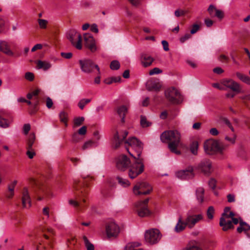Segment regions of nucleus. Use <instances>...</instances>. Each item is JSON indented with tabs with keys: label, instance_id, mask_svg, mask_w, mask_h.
<instances>
[{
	"label": "nucleus",
	"instance_id": "1",
	"mask_svg": "<svg viewBox=\"0 0 250 250\" xmlns=\"http://www.w3.org/2000/svg\"><path fill=\"white\" fill-rule=\"evenodd\" d=\"M161 140L163 142L168 143V147L171 152L180 154V151L177 149L181 140L179 131L176 130L165 131L161 134Z\"/></svg>",
	"mask_w": 250,
	"mask_h": 250
},
{
	"label": "nucleus",
	"instance_id": "2",
	"mask_svg": "<svg viewBox=\"0 0 250 250\" xmlns=\"http://www.w3.org/2000/svg\"><path fill=\"white\" fill-rule=\"evenodd\" d=\"M126 150L134 159V162L130 166L128 171L129 177L131 179H134L144 171V165L140 157L138 158L133 153L131 152L128 148H126Z\"/></svg>",
	"mask_w": 250,
	"mask_h": 250
},
{
	"label": "nucleus",
	"instance_id": "3",
	"mask_svg": "<svg viewBox=\"0 0 250 250\" xmlns=\"http://www.w3.org/2000/svg\"><path fill=\"white\" fill-rule=\"evenodd\" d=\"M230 208L229 207H226L222 217L220 219L219 225L222 227V229L224 231H227L234 228L231 221L229 220L230 217H232L234 216V213L230 211Z\"/></svg>",
	"mask_w": 250,
	"mask_h": 250
},
{
	"label": "nucleus",
	"instance_id": "4",
	"mask_svg": "<svg viewBox=\"0 0 250 250\" xmlns=\"http://www.w3.org/2000/svg\"><path fill=\"white\" fill-rule=\"evenodd\" d=\"M167 99L173 104H178L182 101V97L177 89L174 87L168 88L165 91Z\"/></svg>",
	"mask_w": 250,
	"mask_h": 250
},
{
	"label": "nucleus",
	"instance_id": "5",
	"mask_svg": "<svg viewBox=\"0 0 250 250\" xmlns=\"http://www.w3.org/2000/svg\"><path fill=\"white\" fill-rule=\"evenodd\" d=\"M161 236L160 231L156 229L146 230L145 235L146 242L151 245L157 243L160 240Z\"/></svg>",
	"mask_w": 250,
	"mask_h": 250
},
{
	"label": "nucleus",
	"instance_id": "6",
	"mask_svg": "<svg viewBox=\"0 0 250 250\" xmlns=\"http://www.w3.org/2000/svg\"><path fill=\"white\" fill-rule=\"evenodd\" d=\"M67 38L77 49H82V37L75 30H69L67 33Z\"/></svg>",
	"mask_w": 250,
	"mask_h": 250
},
{
	"label": "nucleus",
	"instance_id": "7",
	"mask_svg": "<svg viewBox=\"0 0 250 250\" xmlns=\"http://www.w3.org/2000/svg\"><path fill=\"white\" fill-rule=\"evenodd\" d=\"M204 149L205 152L209 155L213 154L214 153L221 152V148L219 143L213 140H208L204 143Z\"/></svg>",
	"mask_w": 250,
	"mask_h": 250
},
{
	"label": "nucleus",
	"instance_id": "8",
	"mask_svg": "<svg viewBox=\"0 0 250 250\" xmlns=\"http://www.w3.org/2000/svg\"><path fill=\"white\" fill-rule=\"evenodd\" d=\"M79 64L82 71L84 73H89L92 72L94 68H95L98 72V74L100 75V68L97 64L94 63L90 60H83L79 61Z\"/></svg>",
	"mask_w": 250,
	"mask_h": 250
},
{
	"label": "nucleus",
	"instance_id": "9",
	"mask_svg": "<svg viewBox=\"0 0 250 250\" xmlns=\"http://www.w3.org/2000/svg\"><path fill=\"white\" fill-rule=\"evenodd\" d=\"M152 188L147 183L143 182L137 183L133 188V192L136 195H146L152 191Z\"/></svg>",
	"mask_w": 250,
	"mask_h": 250
},
{
	"label": "nucleus",
	"instance_id": "10",
	"mask_svg": "<svg viewBox=\"0 0 250 250\" xmlns=\"http://www.w3.org/2000/svg\"><path fill=\"white\" fill-rule=\"evenodd\" d=\"M105 231L108 238H116L120 233V229L115 222L110 221L105 225Z\"/></svg>",
	"mask_w": 250,
	"mask_h": 250
},
{
	"label": "nucleus",
	"instance_id": "11",
	"mask_svg": "<svg viewBox=\"0 0 250 250\" xmlns=\"http://www.w3.org/2000/svg\"><path fill=\"white\" fill-rule=\"evenodd\" d=\"M148 201L149 199L147 198L143 201H139L136 204V211L140 217H146L150 214V212L147 208Z\"/></svg>",
	"mask_w": 250,
	"mask_h": 250
},
{
	"label": "nucleus",
	"instance_id": "12",
	"mask_svg": "<svg viewBox=\"0 0 250 250\" xmlns=\"http://www.w3.org/2000/svg\"><path fill=\"white\" fill-rule=\"evenodd\" d=\"M125 143L130 146L134 149L135 153H133L138 158L140 157L143 149V145L137 138L132 137L125 141Z\"/></svg>",
	"mask_w": 250,
	"mask_h": 250
},
{
	"label": "nucleus",
	"instance_id": "13",
	"mask_svg": "<svg viewBox=\"0 0 250 250\" xmlns=\"http://www.w3.org/2000/svg\"><path fill=\"white\" fill-rule=\"evenodd\" d=\"M203 219V216L201 214H192L188 212L185 219V222L187 227L189 229L193 228L196 223Z\"/></svg>",
	"mask_w": 250,
	"mask_h": 250
},
{
	"label": "nucleus",
	"instance_id": "14",
	"mask_svg": "<svg viewBox=\"0 0 250 250\" xmlns=\"http://www.w3.org/2000/svg\"><path fill=\"white\" fill-rule=\"evenodd\" d=\"M130 164V160L125 155H120L116 159V167L121 171H125Z\"/></svg>",
	"mask_w": 250,
	"mask_h": 250
},
{
	"label": "nucleus",
	"instance_id": "15",
	"mask_svg": "<svg viewBox=\"0 0 250 250\" xmlns=\"http://www.w3.org/2000/svg\"><path fill=\"white\" fill-rule=\"evenodd\" d=\"M83 38L85 46L92 52H95L97 48L96 45L95 41L93 36L90 34H84Z\"/></svg>",
	"mask_w": 250,
	"mask_h": 250
},
{
	"label": "nucleus",
	"instance_id": "16",
	"mask_svg": "<svg viewBox=\"0 0 250 250\" xmlns=\"http://www.w3.org/2000/svg\"><path fill=\"white\" fill-rule=\"evenodd\" d=\"M162 84L158 79L149 80L146 83V89L150 91L158 92L160 90Z\"/></svg>",
	"mask_w": 250,
	"mask_h": 250
},
{
	"label": "nucleus",
	"instance_id": "17",
	"mask_svg": "<svg viewBox=\"0 0 250 250\" xmlns=\"http://www.w3.org/2000/svg\"><path fill=\"white\" fill-rule=\"evenodd\" d=\"M222 83L224 86L230 89L233 91L239 93L241 92V86L237 82L231 79L224 80Z\"/></svg>",
	"mask_w": 250,
	"mask_h": 250
},
{
	"label": "nucleus",
	"instance_id": "18",
	"mask_svg": "<svg viewBox=\"0 0 250 250\" xmlns=\"http://www.w3.org/2000/svg\"><path fill=\"white\" fill-rule=\"evenodd\" d=\"M128 134L127 131H124L123 132H116L114 135L113 139V144L115 148H117L120 146V145L124 142V139Z\"/></svg>",
	"mask_w": 250,
	"mask_h": 250
},
{
	"label": "nucleus",
	"instance_id": "19",
	"mask_svg": "<svg viewBox=\"0 0 250 250\" xmlns=\"http://www.w3.org/2000/svg\"><path fill=\"white\" fill-rule=\"evenodd\" d=\"M199 168L206 175H209L212 171L211 162L208 160H204L199 165Z\"/></svg>",
	"mask_w": 250,
	"mask_h": 250
},
{
	"label": "nucleus",
	"instance_id": "20",
	"mask_svg": "<svg viewBox=\"0 0 250 250\" xmlns=\"http://www.w3.org/2000/svg\"><path fill=\"white\" fill-rule=\"evenodd\" d=\"M31 200L28 188L24 187L22 192V205L23 208H30L31 206Z\"/></svg>",
	"mask_w": 250,
	"mask_h": 250
},
{
	"label": "nucleus",
	"instance_id": "21",
	"mask_svg": "<svg viewBox=\"0 0 250 250\" xmlns=\"http://www.w3.org/2000/svg\"><path fill=\"white\" fill-rule=\"evenodd\" d=\"M178 178L181 179H188L193 177V168L188 167V169L179 171L176 173Z\"/></svg>",
	"mask_w": 250,
	"mask_h": 250
},
{
	"label": "nucleus",
	"instance_id": "22",
	"mask_svg": "<svg viewBox=\"0 0 250 250\" xmlns=\"http://www.w3.org/2000/svg\"><path fill=\"white\" fill-rule=\"evenodd\" d=\"M0 51L8 56H14V53L10 50L8 43L5 41H0Z\"/></svg>",
	"mask_w": 250,
	"mask_h": 250
},
{
	"label": "nucleus",
	"instance_id": "23",
	"mask_svg": "<svg viewBox=\"0 0 250 250\" xmlns=\"http://www.w3.org/2000/svg\"><path fill=\"white\" fill-rule=\"evenodd\" d=\"M187 226L185 221H183L182 216H180L178 222L174 228V231L177 233L183 231Z\"/></svg>",
	"mask_w": 250,
	"mask_h": 250
},
{
	"label": "nucleus",
	"instance_id": "24",
	"mask_svg": "<svg viewBox=\"0 0 250 250\" xmlns=\"http://www.w3.org/2000/svg\"><path fill=\"white\" fill-rule=\"evenodd\" d=\"M128 107L125 105H121L117 109V112L119 116L121 118V122L124 123L125 122V116L127 113Z\"/></svg>",
	"mask_w": 250,
	"mask_h": 250
},
{
	"label": "nucleus",
	"instance_id": "25",
	"mask_svg": "<svg viewBox=\"0 0 250 250\" xmlns=\"http://www.w3.org/2000/svg\"><path fill=\"white\" fill-rule=\"evenodd\" d=\"M154 59L147 54L143 55L142 56V63L144 67L150 66L154 61Z\"/></svg>",
	"mask_w": 250,
	"mask_h": 250
},
{
	"label": "nucleus",
	"instance_id": "26",
	"mask_svg": "<svg viewBox=\"0 0 250 250\" xmlns=\"http://www.w3.org/2000/svg\"><path fill=\"white\" fill-rule=\"evenodd\" d=\"M51 64L46 61L39 60L37 62V67L38 69H42L46 71L50 68Z\"/></svg>",
	"mask_w": 250,
	"mask_h": 250
},
{
	"label": "nucleus",
	"instance_id": "27",
	"mask_svg": "<svg viewBox=\"0 0 250 250\" xmlns=\"http://www.w3.org/2000/svg\"><path fill=\"white\" fill-rule=\"evenodd\" d=\"M249 230H250V226L247 223L241 220L239 222V227L237 228V232L241 233L244 231L246 233Z\"/></svg>",
	"mask_w": 250,
	"mask_h": 250
},
{
	"label": "nucleus",
	"instance_id": "28",
	"mask_svg": "<svg viewBox=\"0 0 250 250\" xmlns=\"http://www.w3.org/2000/svg\"><path fill=\"white\" fill-rule=\"evenodd\" d=\"M41 94V90L39 89H36L32 92L29 93L27 94V98L29 100H31L33 97L36 98V101L39 100L40 99V96Z\"/></svg>",
	"mask_w": 250,
	"mask_h": 250
},
{
	"label": "nucleus",
	"instance_id": "29",
	"mask_svg": "<svg viewBox=\"0 0 250 250\" xmlns=\"http://www.w3.org/2000/svg\"><path fill=\"white\" fill-rule=\"evenodd\" d=\"M140 246V243L138 242L129 243L125 247V250H143L138 248Z\"/></svg>",
	"mask_w": 250,
	"mask_h": 250
},
{
	"label": "nucleus",
	"instance_id": "30",
	"mask_svg": "<svg viewBox=\"0 0 250 250\" xmlns=\"http://www.w3.org/2000/svg\"><path fill=\"white\" fill-rule=\"evenodd\" d=\"M121 78L120 76L118 77H112L106 78L104 80V83L107 84H110L113 83L120 82L121 81Z\"/></svg>",
	"mask_w": 250,
	"mask_h": 250
},
{
	"label": "nucleus",
	"instance_id": "31",
	"mask_svg": "<svg viewBox=\"0 0 250 250\" xmlns=\"http://www.w3.org/2000/svg\"><path fill=\"white\" fill-rule=\"evenodd\" d=\"M204 190L202 188H199L196 190V195L197 199L200 203L203 202L204 200Z\"/></svg>",
	"mask_w": 250,
	"mask_h": 250
},
{
	"label": "nucleus",
	"instance_id": "32",
	"mask_svg": "<svg viewBox=\"0 0 250 250\" xmlns=\"http://www.w3.org/2000/svg\"><path fill=\"white\" fill-rule=\"evenodd\" d=\"M39 100H36L35 102H33L32 105L30 107L29 113L31 115L34 114L38 110V105L39 104Z\"/></svg>",
	"mask_w": 250,
	"mask_h": 250
},
{
	"label": "nucleus",
	"instance_id": "33",
	"mask_svg": "<svg viewBox=\"0 0 250 250\" xmlns=\"http://www.w3.org/2000/svg\"><path fill=\"white\" fill-rule=\"evenodd\" d=\"M35 138L36 137L34 133H32L30 135L27 141L26 148H32V146L34 143Z\"/></svg>",
	"mask_w": 250,
	"mask_h": 250
},
{
	"label": "nucleus",
	"instance_id": "34",
	"mask_svg": "<svg viewBox=\"0 0 250 250\" xmlns=\"http://www.w3.org/2000/svg\"><path fill=\"white\" fill-rule=\"evenodd\" d=\"M11 122L7 119L0 116V127L4 128H8L10 126Z\"/></svg>",
	"mask_w": 250,
	"mask_h": 250
},
{
	"label": "nucleus",
	"instance_id": "35",
	"mask_svg": "<svg viewBox=\"0 0 250 250\" xmlns=\"http://www.w3.org/2000/svg\"><path fill=\"white\" fill-rule=\"evenodd\" d=\"M198 143L197 141L193 142L190 146L191 152L194 155H197L198 152Z\"/></svg>",
	"mask_w": 250,
	"mask_h": 250
},
{
	"label": "nucleus",
	"instance_id": "36",
	"mask_svg": "<svg viewBox=\"0 0 250 250\" xmlns=\"http://www.w3.org/2000/svg\"><path fill=\"white\" fill-rule=\"evenodd\" d=\"M117 180L119 184L124 187H126L130 185V182L126 179L123 178L121 177H117Z\"/></svg>",
	"mask_w": 250,
	"mask_h": 250
},
{
	"label": "nucleus",
	"instance_id": "37",
	"mask_svg": "<svg viewBox=\"0 0 250 250\" xmlns=\"http://www.w3.org/2000/svg\"><path fill=\"white\" fill-rule=\"evenodd\" d=\"M140 118V125L142 127H146L151 125V123L147 120L145 116L141 115Z\"/></svg>",
	"mask_w": 250,
	"mask_h": 250
},
{
	"label": "nucleus",
	"instance_id": "38",
	"mask_svg": "<svg viewBox=\"0 0 250 250\" xmlns=\"http://www.w3.org/2000/svg\"><path fill=\"white\" fill-rule=\"evenodd\" d=\"M84 121V118L83 117H76L74 119V126L78 127L83 124Z\"/></svg>",
	"mask_w": 250,
	"mask_h": 250
},
{
	"label": "nucleus",
	"instance_id": "39",
	"mask_svg": "<svg viewBox=\"0 0 250 250\" xmlns=\"http://www.w3.org/2000/svg\"><path fill=\"white\" fill-rule=\"evenodd\" d=\"M79 200H80V202L75 201L72 199L69 200V204L73 205L75 207L80 208H81L82 207H83V204L81 202V198L80 197H79Z\"/></svg>",
	"mask_w": 250,
	"mask_h": 250
},
{
	"label": "nucleus",
	"instance_id": "40",
	"mask_svg": "<svg viewBox=\"0 0 250 250\" xmlns=\"http://www.w3.org/2000/svg\"><path fill=\"white\" fill-rule=\"evenodd\" d=\"M83 239L87 250H94V247L93 245L89 242L86 236H84L83 237Z\"/></svg>",
	"mask_w": 250,
	"mask_h": 250
},
{
	"label": "nucleus",
	"instance_id": "41",
	"mask_svg": "<svg viewBox=\"0 0 250 250\" xmlns=\"http://www.w3.org/2000/svg\"><path fill=\"white\" fill-rule=\"evenodd\" d=\"M60 121L63 123L65 126H67V114L64 111H62L59 115Z\"/></svg>",
	"mask_w": 250,
	"mask_h": 250
},
{
	"label": "nucleus",
	"instance_id": "42",
	"mask_svg": "<svg viewBox=\"0 0 250 250\" xmlns=\"http://www.w3.org/2000/svg\"><path fill=\"white\" fill-rule=\"evenodd\" d=\"M214 214V208L212 206L209 207L207 211V215L208 218L210 220H212L213 218Z\"/></svg>",
	"mask_w": 250,
	"mask_h": 250
},
{
	"label": "nucleus",
	"instance_id": "43",
	"mask_svg": "<svg viewBox=\"0 0 250 250\" xmlns=\"http://www.w3.org/2000/svg\"><path fill=\"white\" fill-rule=\"evenodd\" d=\"M90 101L91 100L89 99H82L79 102L78 105L81 109H83L85 105L89 103Z\"/></svg>",
	"mask_w": 250,
	"mask_h": 250
},
{
	"label": "nucleus",
	"instance_id": "44",
	"mask_svg": "<svg viewBox=\"0 0 250 250\" xmlns=\"http://www.w3.org/2000/svg\"><path fill=\"white\" fill-rule=\"evenodd\" d=\"M120 67V62L116 60L113 61L110 64V68L112 70H118Z\"/></svg>",
	"mask_w": 250,
	"mask_h": 250
},
{
	"label": "nucleus",
	"instance_id": "45",
	"mask_svg": "<svg viewBox=\"0 0 250 250\" xmlns=\"http://www.w3.org/2000/svg\"><path fill=\"white\" fill-rule=\"evenodd\" d=\"M93 146H96V142L89 140L84 144L83 146V149L85 150Z\"/></svg>",
	"mask_w": 250,
	"mask_h": 250
},
{
	"label": "nucleus",
	"instance_id": "46",
	"mask_svg": "<svg viewBox=\"0 0 250 250\" xmlns=\"http://www.w3.org/2000/svg\"><path fill=\"white\" fill-rule=\"evenodd\" d=\"M38 23L40 26V27L42 29H45L47 27V24L48 23V21L46 20L43 19H38Z\"/></svg>",
	"mask_w": 250,
	"mask_h": 250
},
{
	"label": "nucleus",
	"instance_id": "47",
	"mask_svg": "<svg viewBox=\"0 0 250 250\" xmlns=\"http://www.w3.org/2000/svg\"><path fill=\"white\" fill-rule=\"evenodd\" d=\"M201 24H193L191 26V29L190 30V34H195L198 30H199Z\"/></svg>",
	"mask_w": 250,
	"mask_h": 250
},
{
	"label": "nucleus",
	"instance_id": "48",
	"mask_svg": "<svg viewBox=\"0 0 250 250\" xmlns=\"http://www.w3.org/2000/svg\"><path fill=\"white\" fill-rule=\"evenodd\" d=\"M162 73V70L158 67H155L149 71V75H153Z\"/></svg>",
	"mask_w": 250,
	"mask_h": 250
},
{
	"label": "nucleus",
	"instance_id": "49",
	"mask_svg": "<svg viewBox=\"0 0 250 250\" xmlns=\"http://www.w3.org/2000/svg\"><path fill=\"white\" fill-rule=\"evenodd\" d=\"M26 149H27V151L26 153L27 156L29 159H32L36 155L35 152L34 151L33 148Z\"/></svg>",
	"mask_w": 250,
	"mask_h": 250
},
{
	"label": "nucleus",
	"instance_id": "50",
	"mask_svg": "<svg viewBox=\"0 0 250 250\" xmlns=\"http://www.w3.org/2000/svg\"><path fill=\"white\" fill-rule=\"evenodd\" d=\"M217 10L213 5H210L208 8V11L211 17H214V13L216 12V10Z\"/></svg>",
	"mask_w": 250,
	"mask_h": 250
},
{
	"label": "nucleus",
	"instance_id": "51",
	"mask_svg": "<svg viewBox=\"0 0 250 250\" xmlns=\"http://www.w3.org/2000/svg\"><path fill=\"white\" fill-rule=\"evenodd\" d=\"M223 122L231 129L232 132H234V129L232 126L229 121L226 118H223L222 119Z\"/></svg>",
	"mask_w": 250,
	"mask_h": 250
},
{
	"label": "nucleus",
	"instance_id": "52",
	"mask_svg": "<svg viewBox=\"0 0 250 250\" xmlns=\"http://www.w3.org/2000/svg\"><path fill=\"white\" fill-rule=\"evenodd\" d=\"M25 78L29 81H32L34 79V75L33 73L27 72L25 74Z\"/></svg>",
	"mask_w": 250,
	"mask_h": 250
},
{
	"label": "nucleus",
	"instance_id": "53",
	"mask_svg": "<svg viewBox=\"0 0 250 250\" xmlns=\"http://www.w3.org/2000/svg\"><path fill=\"white\" fill-rule=\"evenodd\" d=\"M191 37V35L190 34L187 33L184 36L181 37L180 38V42L181 43H184L185 41H186L187 40H188Z\"/></svg>",
	"mask_w": 250,
	"mask_h": 250
},
{
	"label": "nucleus",
	"instance_id": "54",
	"mask_svg": "<svg viewBox=\"0 0 250 250\" xmlns=\"http://www.w3.org/2000/svg\"><path fill=\"white\" fill-rule=\"evenodd\" d=\"M225 140L232 144H234L235 142L236 135L235 134H233L232 137L226 136Z\"/></svg>",
	"mask_w": 250,
	"mask_h": 250
},
{
	"label": "nucleus",
	"instance_id": "55",
	"mask_svg": "<svg viewBox=\"0 0 250 250\" xmlns=\"http://www.w3.org/2000/svg\"><path fill=\"white\" fill-rule=\"evenodd\" d=\"M53 104V101L50 97H47L46 99V105L48 108H51Z\"/></svg>",
	"mask_w": 250,
	"mask_h": 250
},
{
	"label": "nucleus",
	"instance_id": "56",
	"mask_svg": "<svg viewBox=\"0 0 250 250\" xmlns=\"http://www.w3.org/2000/svg\"><path fill=\"white\" fill-rule=\"evenodd\" d=\"M224 16V13L222 11L218 9L216 10L214 16L217 17L220 19H222L223 18Z\"/></svg>",
	"mask_w": 250,
	"mask_h": 250
},
{
	"label": "nucleus",
	"instance_id": "57",
	"mask_svg": "<svg viewBox=\"0 0 250 250\" xmlns=\"http://www.w3.org/2000/svg\"><path fill=\"white\" fill-rule=\"evenodd\" d=\"M216 180L214 179L211 178L208 181V185L211 188L214 189L216 187Z\"/></svg>",
	"mask_w": 250,
	"mask_h": 250
},
{
	"label": "nucleus",
	"instance_id": "58",
	"mask_svg": "<svg viewBox=\"0 0 250 250\" xmlns=\"http://www.w3.org/2000/svg\"><path fill=\"white\" fill-rule=\"evenodd\" d=\"M61 55L62 57L64 58H65L67 59H69L72 58V53L71 52H68V53L62 52L61 53Z\"/></svg>",
	"mask_w": 250,
	"mask_h": 250
},
{
	"label": "nucleus",
	"instance_id": "59",
	"mask_svg": "<svg viewBox=\"0 0 250 250\" xmlns=\"http://www.w3.org/2000/svg\"><path fill=\"white\" fill-rule=\"evenodd\" d=\"M218 60L222 62H228L229 58L225 55L221 54L218 57Z\"/></svg>",
	"mask_w": 250,
	"mask_h": 250
},
{
	"label": "nucleus",
	"instance_id": "60",
	"mask_svg": "<svg viewBox=\"0 0 250 250\" xmlns=\"http://www.w3.org/2000/svg\"><path fill=\"white\" fill-rule=\"evenodd\" d=\"M17 183V181L16 180H15L8 186L9 191H14L15 187Z\"/></svg>",
	"mask_w": 250,
	"mask_h": 250
},
{
	"label": "nucleus",
	"instance_id": "61",
	"mask_svg": "<svg viewBox=\"0 0 250 250\" xmlns=\"http://www.w3.org/2000/svg\"><path fill=\"white\" fill-rule=\"evenodd\" d=\"M78 132L81 135H85L86 133V127L85 126H82L79 129Z\"/></svg>",
	"mask_w": 250,
	"mask_h": 250
},
{
	"label": "nucleus",
	"instance_id": "62",
	"mask_svg": "<svg viewBox=\"0 0 250 250\" xmlns=\"http://www.w3.org/2000/svg\"><path fill=\"white\" fill-rule=\"evenodd\" d=\"M93 136H94V139L95 140L94 141L96 142V144H97V141L100 140V137H101V136L99 134V131H95L93 133ZM97 145V144H96V146Z\"/></svg>",
	"mask_w": 250,
	"mask_h": 250
},
{
	"label": "nucleus",
	"instance_id": "63",
	"mask_svg": "<svg viewBox=\"0 0 250 250\" xmlns=\"http://www.w3.org/2000/svg\"><path fill=\"white\" fill-rule=\"evenodd\" d=\"M30 125L29 124H26L23 125V131L25 134H27L30 130Z\"/></svg>",
	"mask_w": 250,
	"mask_h": 250
},
{
	"label": "nucleus",
	"instance_id": "64",
	"mask_svg": "<svg viewBox=\"0 0 250 250\" xmlns=\"http://www.w3.org/2000/svg\"><path fill=\"white\" fill-rule=\"evenodd\" d=\"M187 250H203L200 247L196 246H192L188 247Z\"/></svg>",
	"mask_w": 250,
	"mask_h": 250
}]
</instances>
